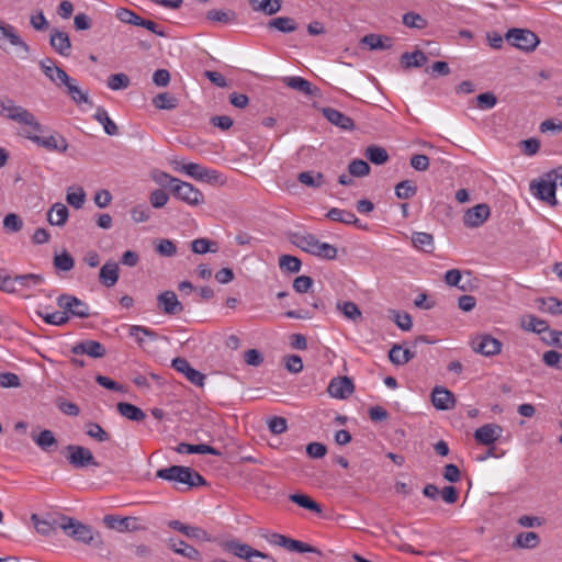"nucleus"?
<instances>
[{"label":"nucleus","mask_w":562,"mask_h":562,"mask_svg":"<svg viewBox=\"0 0 562 562\" xmlns=\"http://www.w3.org/2000/svg\"><path fill=\"white\" fill-rule=\"evenodd\" d=\"M0 116L27 126L34 133H42L43 125L27 109L15 104L9 97H0Z\"/></svg>","instance_id":"f257e3e1"},{"label":"nucleus","mask_w":562,"mask_h":562,"mask_svg":"<svg viewBox=\"0 0 562 562\" xmlns=\"http://www.w3.org/2000/svg\"><path fill=\"white\" fill-rule=\"evenodd\" d=\"M60 529H63L68 537L78 542L93 546L101 543L100 533L98 531L75 518L60 516Z\"/></svg>","instance_id":"f03ea898"},{"label":"nucleus","mask_w":562,"mask_h":562,"mask_svg":"<svg viewBox=\"0 0 562 562\" xmlns=\"http://www.w3.org/2000/svg\"><path fill=\"white\" fill-rule=\"evenodd\" d=\"M292 243L303 251L322 259L333 260L337 257V248L328 243H322L313 234H294Z\"/></svg>","instance_id":"7ed1b4c3"},{"label":"nucleus","mask_w":562,"mask_h":562,"mask_svg":"<svg viewBox=\"0 0 562 562\" xmlns=\"http://www.w3.org/2000/svg\"><path fill=\"white\" fill-rule=\"evenodd\" d=\"M156 475L162 480L186 484L188 488L206 485L205 479L199 472L183 465L159 469Z\"/></svg>","instance_id":"20e7f679"},{"label":"nucleus","mask_w":562,"mask_h":562,"mask_svg":"<svg viewBox=\"0 0 562 562\" xmlns=\"http://www.w3.org/2000/svg\"><path fill=\"white\" fill-rule=\"evenodd\" d=\"M505 40L509 45L525 53L533 52L540 44L538 35L528 29H509L505 33Z\"/></svg>","instance_id":"39448f33"},{"label":"nucleus","mask_w":562,"mask_h":562,"mask_svg":"<svg viewBox=\"0 0 562 562\" xmlns=\"http://www.w3.org/2000/svg\"><path fill=\"white\" fill-rule=\"evenodd\" d=\"M67 452L66 459L68 463L75 469H85L88 467H100L91 450L87 447L79 445H68L65 447Z\"/></svg>","instance_id":"423d86ee"},{"label":"nucleus","mask_w":562,"mask_h":562,"mask_svg":"<svg viewBox=\"0 0 562 562\" xmlns=\"http://www.w3.org/2000/svg\"><path fill=\"white\" fill-rule=\"evenodd\" d=\"M171 192L178 200L192 206L200 205L204 202V195L198 188L180 179L177 181Z\"/></svg>","instance_id":"0eeeda50"},{"label":"nucleus","mask_w":562,"mask_h":562,"mask_svg":"<svg viewBox=\"0 0 562 562\" xmlns=\"http://www.w3.org/2000/svg\"><path fill=\"white\" fill-rule=\"evenodd\" d=\"M57 305L63 308L67 315L70 314L71 316L79 318H87L90 316L89 305L77 296L66 293L60 294L57 297Z\"/></svg>","instance_id":"6e6552de"},{"label":"nucleus","mask_w":562,"mask_h":562,"mask_svg":"<svg viewBox=\"0 0 562 562\" xmlns=\"http://www.w3.org/2000/svg\"><path fill=\"white\" fill-rule=\"evenodd\" d=\"M24 137L32 140L34 144L46 148L49 151L65 153L68 149L66 138L59 134L42 137L31 131H24Z\"/></svg>","instance_id":"1a4fd4ad"},{"label":"nucleus","mask_w":562,"mask_h":562,"mask_svg":"<svg viewBox=\"0 0 562 562\" xmlns=\"http://www.w3.org/2000/svg\"><path fill=\"white\" fill-rule=\"evenodd\" d=\"M502 342L488 334L477 335L472 338V349L485 357L498 355L502 351Z\"/></svg>","instance_id":"9d476101"},{"label":"nucleus","mask_w":562,"mask_h":562,"mask_svg":"<svg viewBox=\"0 0 562 562\" xmlns=\"http://www.w3.org/2000/svg\"><path fill=\"white\" fill-rule=\"evenodd\" d=\"M530 191L533 193L536 198L548 203L551 206L558 204L555 198V183L554 181H550L548 178L541 179L538 182H531Z\"/></svg>","instance_id":"9b49d317"},{"label":"nucleus","mask_w":562,"mask_h":562,"mask_svg":"<svg viewBox=\"0 0 562 562\" xmlns=\"http://www.w3.org/2000/svg\"><path fill=\"white\" fill-rule=\"evenodd\" d=\"M40 67L44 75L57 87H61L63 82H68V74L56 66L53 58L46 57L40 60Z\"/></svg>","instance_id":"f8f14e48"},{"label":"nucleus","mask_w":562,"mask_h":562,"mask_svg":"<svg viewBox=\"0 0 562 562\" xmlns=\"http://www.w3.org/2000/svg\"><path fill=\"white\" fill-rule=\"evenodd\" d=\"M157 306L167 315H177L183 312V305L173 291L161 292L157 296Z\"/></svg>","instance_id":"ddd939ff"},{"label":"nucleus","mask_w":562,"mask_h":562,"mask_svg":"<svg viewBox=\"0 0 562 562\" xmlns=\"http://www.w3.org/2000/svg\"><path fill=\"white\" fill-rule=\"evenodd\" d=\"M171 367L182 373L192 384L203 386L205 375L193 369L187 359L180 357L175 358L171 362Z\"/></svg>","instance_id":"4468645a"},{"label":"nucleus","mask_w":562,"mask_h":562,"mask_svg":"<svg viewBox=\"0 0 562 562\" xmlns=\"http://www.w3.org/2000/svg\"><path fill=\"white\" fill-rule=\"evenodd\" d=\"M502 434V426L497 424H485L475 430L474 439L481 445L491 446L501 438Z\"/></svg>","instance_id":"2eb2a0df"},{"label":"nucleus","mask_w":562,"mask_h":562,"mask_svg":"<svg viewBox=\"0 0 562 562\" xmlns=\"http://www.w3.org/2000/svg\"><path fill=\"white\" fill-rule=\"evenodd\" d=\"M491 214L490 206L485 203L477 204L469 209L464 216L463 223L467 227H479L488 218Z\"/></svg>","instance_id":"dca6fc26"},{"label":"nucleus","mask_w":562,"mask_h":562,"mask_svg":"<svg viewBox=\"0 0 562 562\" xmlns=\"http://www.w3.org/2000/svg\"><path fill=\"white\" fill-rule=\"evenodd\" d=\"M355 390V385L350 378L348 376H338L334 378L327 387V392L331 397L335 398H347L352 394Z\"/></svg>","instance_id":"f3484780"},{"label":"nucleus","mask_w":562,"mask_h":562,"mask_svg":"<svg viewBox=\"0 0 562 562\" xmlns=\"http://www.w3.org/2000/svg\"><path fill=\"white\" fill-rule=\"evenodd\" d=\"M75 356L88 355L91 358H102L105 356V347L97 340H83L74 345L70 349Z\"/></svg>","instance_id":"a211bd4d"},{"label":"nucleus","mask_w":562,"mask_h":562,"mask_svg":"<svg viewBox=\"0 0 562 562\" xmlns=\"http://www.w3.org/2000/svg\"><path fill=\"white\" fill-rule=\"evenodd\" d=\"M432 405L440 411H448L454 407L456 398L452 392L443 386H436L431 392Z\"/></svg>","instance_id":"6ab92c4d"},{"label":"nucleus","mask_w":562,"mask_h":562,"mask_svg":"<svg viewBox=\"0 0 562 562\" xmlns=\"http://www.w3.org/2000/svg\"><path fill=\"white\" fill-rule=\"evenodd\" d=\"M223 548L229 552H232L234 555L244 559L246 561H250L251 559H255V557L260 555V551L257 549H254L252 547L241 543L237 540H229L222 543Z\"/></svg>","instance_id":"aec40b11"},{"label":"nucleus","mask_w":562,"mask_h":562,"mask_svg":"<svg viewBox=\"0 0 562 562\" xmlns=\"http://www.w3.org/2000/svg\"><path fill=\"white\" fill-rule=\"evenodd\" d=\"M49 44L52 48L61 56H69L71 52V43L66 32L53 29L50 32Z\"/></svg>","instance_id":"412c9836"},{"label":"nucleus","mask_w":562,"mask_h":562,"mask_svg":"<svg viewBox=\"0 0 562 562\" xmlns=\"http://www.w3.org/2000/svg\"><path fill=\"white\" fill-rule=\"evenodd\" d=\"M322 113L327 121L341 130L351 131L355 128L353 120L334 108H324Z\"/></svg>","instance_id":"4be33fe9"},{"label":"nucleus","mask_w":562,"mask_h":562,"mask_svg":"<svg viewBox=\"0 0 562 562\" xmlns=\"http://www.w3.org/2000/svg\"><path fill=\"white\" fill-rule=\"evenodd\" d=\"M178 171L183 172L190 177H192L195 180H212L216 178V171L215 170H209L204 168L203 166L195 164V162H189L181 165L180 168H176Z\"/></svg>","instance_id":"5701e85b"},{"label":"nucleus","mask_w":562,"mask_h":562,"mask_svg":"<svg viewBox=\"0 0 562 562\" xmlns=\"http://www.w3.org/2000/svg\"><path fill=\"white\" fill-rule=\"evenodd\" d=\"M120 277V267L119 263L109 260L106 261L100 269L99 272V281L106 288H112L116 284Z\"/></svg>","instance_id":"b1692460"},{"label":"nucleus","mask_w":562,"mask_h":562,"mask_svg":"<svg viewBox=\"0 0 562 562\" xmlns=\"http://www.w3.org/2000/svg\"><path fill=\"white\" fill-rule=\"evenodd\" d=\"M7 42L13 46L21 47L25 53L30 52L29 45L19 36L14 26L10 24H0V47H3Z\"/></svg>","instance_id":"393cba45"},{"label":"nucleus","mask_w":562,"mask_h":562,"mask_svg":"<svg viewBox=\"0 0 562 562\" xmlns=\"http://www.w3.org/2000/svg\"><path fill=\"white\" fill-rule=\"evenodd\" d=\"M361 43L368 46L371 50H384L390 49L393 46V40L390 36L373 33L363 36Z\"/></svg>","instance_id":"a878e982"},{"label":"nucleus","mask_w":562,"mask_h":562,"mask_svg":"<svg viewBox=\"0 0 562 562\" xmlns=\"http://www.w3.org/2000/svg\"><path fill=\"white\" fill-rule=\"evenodd\" d=\"M168 544H169V548L172 549L173 552L177 554L186 557L192 561H201L202 560L201 553L195 548H193L192 546H189L188 543H186L182 540L170 539Z\"/></svg>","instance_id":"bb28decb"},{"label":"nucleus","mask_w":562,"mask_h":562,"mask_svg":"<svg viewBox=\"0 0 562 562\" xmlns=\"http://www.w3.org/2000/svg\"><path fill=\"white\" fill-rule=\"evenodd\" d=\"M326 217L335 222L355 225L358 228H363L358 217L350 211L333 207L327 212Z\"/></svg>","instance_id":"cd10ccee"},{"label":"nucleus","mask_w":562,"mask_h":562,"mask_svg":"<svg viewBox=\"0 0 562 562\" xmlns=\"http://www.w3.org/2000/svg\"><path fill=\"white\" fill-rule=\"evenodd\" d=\"M69 212L65 204L55 203L47 212V222L53 226H64L68 220Z\"/></svg>","instance_id":"c85d7f7f"},{"label":"nucleus","mask_w":562,"mask_h":562,"mask_svg":"<svg viewBox=\"0 0 562 562\" xmlns=\"http://www.w3.org/2000/svg\"><path fill=\"white\" fill-rule=\"evenodd\" d=\"M31 520L36 531L42 536H50L57 528H60V517L53 520L41 519L37 514H32Z\"/></svg>","instance_id":"c756f323"},{"label":"nucleus","mask_w":562,"mask_h":562,"mask_svg":"<svg viewBox=\"0 0 562 562\" xmlns=\"http://www.w3.org/2000/svg\"><path fill=\"white\" fill-rule=\"evenodd\" d=\"M414 358L415 352L401 345H394L389 351V359L395 366H404Z\"/></svg>","instance_id":"7c9ffc66"},{"label":"nucleus","mask_w":562,"mask_h":562,"mask_svg":"<svg viewBox=\"0 0 562 562\" xmlns=\"http://www.w3.org/2000/svg\"><path fill=\"white\" fill-rule=\"evenodd\" d=\"M178 453H201V454H212L220 456L221 452L212 446L206 443L191 445L187 442L179 443L176 449Z\"/></svg>","instance_id":"2f4dec72"},{"label":"nucleus","mask_w":562,"mask_h":562,"mask_svg":"<svg viewBox=\"0 0 562 562\" xmlns=\"http://www.w3.org/2000/svg\"><path fill=\"white\" fill-rule=\"evenodd\" d=\"M283 82L291 89L297 90L305 95H314L317 91L316 88H313L311 82L302 77L293 76L285 77Z\"/></svg>","instance_id":"473e14b6"},{"label":"nucleus","mask_w":562,"mask_h":562,"mask_svg":"<svg viewBox=\"0 0 562 562\" xmlns=\"http://www.w3.org/2000/svg\"><path fill=\"white\" fill-rule=\"evenodd\" d=\"M427 60L428 58L425 55V53L419 49H416L412 53L406 52L401 56V64L405 68H419L424 66L427 63Z\"/></svg>","instance_id":"72a5a7b5"},{"label":"nucleus","mask_w":562,"mask_h":562,"mask_svg":"<svg viewBox=\"0 0 562 562\" xmlns=\"http://www.w3.org/2000/svg\"><path fill=\"white\" fill-rule=\"evenodd\" d=\"M338 311L342 313V315L355 323H358L362 319V313L358 305L351 301H338L336 304Z\"/></svg>","instance_id":"f704fd0d"},{"label":"nucleus","mask_w":562,"mask_h":562,"mask_svg":"<svg viewBox=\"0 0 562 562\" xmlns=\"http://www.w3.org/2000/svg\"><path fill=\"white\" fill-rule=\"evenodd\" d=\"M116 407H117V412L123 417H125L130 420L140 422L146 417L145 413L139 407H137L131 403L120 402Z\"/></svg>","instance_id":"c9c22d12"},{"label":"nucleus","mask_w":562,"mask_h":562,"mask_svg":"<svg viewBox=\"0 0 562 562\" xmlns=\"http://www.w3.org/2000/svg\"><path fill=\"white\" fill-rule=\"evenodd\" d=\"M206 18L212 22L222 24H233L237 21V14L233 10L213 9L207 11Z\"/></svg>","instance_id":"e433bc0d"},{"label":"nucleus","mask_w":562,"mask_h":562,"mask_svg":"<svg viewBox=\"0 0 562 562\" xmlns=\"http://www.w3.org/2000/svg\"><path fill=\"white\" fill-rule=\"evenodd\" d=\"M289 499L299 505L300 507H303L315 514H322V506L306 494H291L289 495Z\"/></svg>","instance_id":"4c0bfd02"},{"label":"nucleus","mask_w":562,"mask_h":562,"mask_svg":"<svg viewBox=\"0 0 562 562\" xmlns=\"http://www.w3.org/2000/svg\"><path fill=\"white\" fill-rule=\"evenodd\" d=\"M94 120L102 124L104 132L110 135L114 136L119 134V127L117 125L110 119L108 112L103 108H98L94 115Z\"/></svg>","instance_id":"58836bf2"},{"label":"nucleus","mask_w":562,"mask_h":562,"mask_svg":"<svg viewBox=\"0 0 562 562\" xmlns=\"http://www.w3.org/2000/svg\"><path fill=\"white\" fill-rule=\"evenodd\" d=\"M282 548L292 552L323 554L318 548L289 537H286L285 544Z\"/></svg>","instance_id":"ea45409f"},{"label":"nucleus","mask_w":562,"mask_h":562,"mask_svg":"<svg viewBox=\"0 0 562 562\" xmlns=\"http://www.w3.org/2000/svg\"><path fill=\"white\" fill-rule=\"evenodd\" d=\"M300 183L310 188H321L325 183V176L318 171H303L297 175Z\"/></svg>","instance_id":"a19ab883"},{"label":"nucleus","mask_w":562,"mask_h":562,"mask_svg":"<svg viewBox=\"0 0 562 562\" xmlns=\"http://www.w3.org/2000/svg\"><path fill=\"white\" fill-rule=\"evenodd\" d=\"M151 103L158 110H173L179 105L178 99L169 92L158 93L153 98Z\"/></svg>","instance_id":"79ce46f5"},{"label":"nucleus","mask_w":562,"mask_h":562,"mask_svg":"<svg viewBox=\"0 0 562 562\" xmlns=\"http://www.w3.org/2000/svg\"><path fill=\"white\" fill-rule=\"evenodd\" d=\"M414 247L425 252H432L434 250V237L429 233L416 232L412 236Z\"/></svg>","instance_id":"37998d69"},{"label":"nucleus","mask_w":562,"mask_h":562,"mask_svg":"<svg viewBox=\"0 0 562 562\" xmlns=\"http://www.w3.org/2000/svg\"><path fill=\"white\" fill-rule=\"evenodd\" d=\"M364 155L370 162L379 166L385 164L390 158L386 149L378 145L368 146Z\"/></svg>","instance_id":"c03bdc74"},{"label":"nucleus","mask_w":562,"mask_h":562,"mask_svg":"<svg viewBox=\"0 0 562 562\" xmlns=\"http://www.w3.org/2000/svg\"><path fill=\"white\" fill-rule=\"evenodd\" d=\"M268 26L282 33H292L297 30L295 20L289 16L274 18L269 21Z\"/></svg>","instance_id":"a18cd8bd"},{"label":"nucleus","mask_w":562,"mask_h":562,"mask_svg":"<svg viewBox=\"0 0 562 562\" xmlns=\"http://www.w3.org/2000/svg\"><path fill=\"white\" fill-rule=\"evenodd\" d=\"M521 326L524 329L532 333L542 335L548 328V323L533 315H527L521 319Z\"/></svg>","instance_id":"49530a36"},{"label":"nucleus","mask_w":562,"mask_h":562,"mask_svg":"<svg viewBox=\"0 0 562 562\" xmlns=\"http://www.w3.org/2000/svg\"><path fill=\"white\" fill-rule=\"evenodd\" d=\"M63 86L67 88V92L72 99L74 102L87 103L89 101V97L87 92H83L77 85L76 80L68 76V82H63Z\"/></svg>","instance_id":"de8ad7c7"},{"label":"nucleus","mask_w":562,"mask_h":562,"mask_svg":"<svg viewBox=\"0 0 562 562\" xmlns=\"http://www.w3.org/2000/svg\"><path fill=\"white\" fill-rule=\"evenodd\" d=\"M32 439L44 451H50L52 447L57 446V440L53 431L48 429L42 430L37 436H32Z\"/></svg>","instance_id":"09e8293b"},{"label":"nucleus","mask_w":562,"mask_h":562,"mask_svg":"<svg viewBox=\"0 0 562 562\" xmlns=\"http://www.w3.org/2000/svg\"><path fill=\"white\" fill-rule=\"evenodd\" d=\"M540 542L538 533L533 531L520 532L516 536L515 546L525 549H533Z\"/></svg>","instance_id":"8fccbe9b"},{"label":"nucleus","mask_w":562,"mask_h":562,"mask_svg":"<svg viewBox=\"0 0 562 562\" xmlns=\"http://www.w3.org/2000/svg\"><path fill=\"white\" fill-rule=\"evenodd\" d=\"M279 267L283 271L296 273L301 270L302 261L295 256L282 255L279 257Z\"/></svg>","instance_id":"3c124183"},{"label":"nucleus","mask_w":562,"mask_h":562,"mask_svg":"<svg viewBox=\"0 0 562 562\" xmlns=\"http://www.w3.org/2000/svg\"><path fill=\"white\" fill-rule=\"evenodd\" d=\"M417 192L416 184L411 180H403L395 187V195L398 199L407 200L413 198Z\"/></svg>","instance_id":"603ef678"},{"label":"nucleus","mask_w":562,"mask_h":562,"mask_svg":"<svg viewBox=\"0 0 562 562\" xmlns=\"http://www.w3.org/2000/svg\"><path fill=\"white\" fill-rule=\"evenodd\" d=\"M539 308L544 313L560 315L562 314V301L553 296L540 299Z\"/></svg>","instance_id":"864d4df0"},{"label":"nucleus","mask_w":562,"mask_h":562,"mask_svg":"<svg viewBox=\"0 0 562 562\" xmlns=\"http://www.w3.org/2000/svg\"><path fill=\"white\" fill-rule=\"evenodd\" d=\"M75 266L74 257L67 251L64 250L61 254L55 255L54 257V267L60 271H70Z\"/></svg>","instance_id":"5fc2aeb1"},{"label":"nucleus","mask_w":562,"mask_h":562,"mask_svg":"<svg viewBox=\"0 0 562 562\" xmlns=\"http://www.w3.org/2000/svg\"><path fill=\"white\" fill-rule=\"evenodd\" d=\"M391 318L402 330L408 331L413 327V321L408 313H401L397 310L389 311Z\"/></svg>","instance_id":"6e6d98bb"},{"label":"nucleus","mask_w":562,"mask_h":562,"mask_svg":"<svg viewBox=\"0 0 562 562\" xmlns=\"http://www.w3.org/2000/svg\"><path fill=\"white\" fill-rule=\"evenodd\" d=\"M191 249L194 254L200 255L206 254L209 251L215 252L217 251V244L206 238H198L191 243Z\"/></svg>","instance_id":"4d7b16f0"},{"label":"nucleus","mask_w":562,"mask_h":562,"mask_svg":"<svg viewBox=\"0 0 562 562\" xmlns=\"http://www.w3.org/2000/svg\"><path fill=\"white\" fill-rule=\"evenodd\" d=\"M86 434L90 438L97 440L98 442H104L110 440V435L106 432L99 424L97 423H88L86 425Z\"/></svg>","instance_id":"13d9d810"},{"label":"nucleus","mask_w":562,"mask_h":562,"mask_svg":"<svg viewBox=\"0 0 562 562\" xmlns=\"http://www.w3.org/2000/svg\"><path fill=\"white\" fill-rule=\"evenodd\" d=\"M370 166L362 159H353L348 165L349 175L352 177H366L370 173Z\"/></svg>","instance_id":"bf43d9fd"},{"label":"nucleus","mask_w":562,"mask_h":562,"mask_svg":"<svg viewBox=\"0 0 562 562\" xmlns=\"http://www.w3.org/2000/svg\"><path fill=\"white\" fill-rule=\"evenodd\" d=\"M151 179L162 188H169L172 191V188L176 186L178 178L170 176L165 171L154 170L151 172Z\"/></svg>","instance_id":"052dcab7"},{"label":"nucleus","mask_w":562,"mask_h":562,"mask_svg":"<svg viewBox=\"0 0 562 562\" xmlns=\"http://www.w3.org/2000/svg\"><path fill=\"white\" fill-rule=\"evenodd\" d=\"M44 281L43 276L35 273L16 274L18 291L23 288H30L31 285L42 284Z\"/></svg>","instance_id":"680f3d73"},{"label":"nucleus","mask_w":562,"mask_h":562,"mask_svg":"<svg viewBox=\"0 0 562 562\" xmlns=\"http://www.w3.org/2000/svg\"><path fill=\"white\" fill-rule=\"evenodd\" d=\"M403 24L411 29L422 30L427 26V20L415 12H407L403 15Z\"/></svg>","instance_id":"e2e57ef3"},{"label":"nucleus","mask_w":562,"mask_h":562,"mask_svg":"<svg viewBox=\"0 0 562 562\" xmlns=\"http://www.w3.org/2000/svg\"><path fill=\"white\" fill-rule=\"evenodd\" d=\"M106 527L111 529H115L117 531H125L128 530V517H119L114 515H106L103 519Z\"/></svg>","instance_id":"0e129e2a"},{"label":"nucleus","mask_w":562,"mask_h":562,"mask_svg":"<svg viewBox=\"0 0 562 562\" xmlns=\"http://www.w3.org/2000/svg\"><path fill=\"white\" fill-rule=\"evenodd\" d=\"M130 83L131 80L128 76L123 72L111 75L108 78V87L114 91L126 89Z\"/></svg>","instance_id":"69168bd1"},{"label":"nucleus","mask_w":562,"mask_h":562,"mask_svg":"<svg viewBox=\"0 0 562 562\" xmlns=\"http://www.w3.org/2000/svg\"><path fill=\"white\" fill-rule=\"evenodd\" d=\"M541 340L548 346H554L562 349V331L550 329L549 327L541 335Z\"/></svg>","instance_id":"338daca9"},{"label":"nucleus","mask_w":562,"mask_h":562,"mask_svg":"<svg viewBox=\"0 0 562 562\" xmlns=\"http://www.w3.org/2000/svg\"><path fill=\"white\" fill-rule=\"evenodd\" d=\"M542 361L547 367L562 370V353L555 350H548L542 355Z\"/></svg>","instance_id":"774afa93"}]
</instances>
